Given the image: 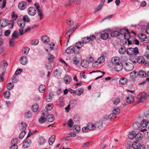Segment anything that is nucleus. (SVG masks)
<instances>
[{
	"label": "nucleus",
	"mask_w": 149,
	"mask_h": 149,
	"mask_svg": "<svg viewBox=\"0 0 149 149\" xmlns=\"http://www.w3.org/2000/svg\"><path fill=\"white\" fill-rule=\"evenodd\" d=\"M64 79L65 82L66 84H70L72 80L71 77L69 75H65Z\"/></svg>",
	"instance_id": "2eb2a0df"
},
{
	"label": "nucleus",
	"mask_w": 149,
	"mask_h": 149,
	"mask_svg": "<svg viewBox=\"0 0 149 149\" xmlns=\"http://www.w3.org/2000/svg\"><path fill=\"white\" fill-rule=\"evenodd\" d=\"M140 126L143 127H146L147 128L149 129V120L148 121H147L146 120H143L141 122Z\"/></svg>",
	"instance_id": "4468645a"
},
{
	"label": "nucleus",
	"mask_w": 149,
	"mask_h": 149,
	"mask_svg": "<svg viewBox=\"0 0 149 149\" xmlns=\"http://www.w3.org/2000/svg\"><path fill=\"white\" fill-rule=\"evenodd\" d=\"M46 119L49 122H52L54 120V116L52 114H48L46 116Z\"/></svg>",
	"instance_id": "aec40b11"
},
{
	"label": "nucleus",
	"mask_w": 149,
	"mask_h": 149,
	"mask_svg": "<svg viewBox=\"0 0 149 149\" xmlns=\"http://www.w3.org/2000/svg\"><path fill=\"white\" fill-rule=\"evenodd\" d=\"M139 75L140 77L143 78L145 77L146 76V72L142 70H141L139 71Z\"/></svg>",
	"instance_id": "7c9ffc66"
},
{
	"label": "nucleus",
	"mask_w": 149,
	"mask_h": 149,
	"mask_svg": "<svg viewBox=\"0 0 149 149\" xmlns=\"http://www.w3.org/2000/svg\"><path fill=\"white\" fill-rule=\"evenodd\" d=\"M138 36L140 38L143 39L147 38V36L143 33H141L139 34Z\"/></svg>",
	"instance_id": "338daca9"
},
{
	"label": "nucleus",
	"mask_w": 149,
	"mask_h": 149,
	"mask_svg": "<svg viewBox=\"0 0 149 149\" xmlns=\"http://www.w3.org/2000/svg\"><path fill=\"white\" fill-rule=\"evenodd\" d=\"M132 148L135 149H137L139 147H140V145L139 142H134L132 144Z\"/></svg>",
	"instance_id": "72a5a7b5"
},
{
	"label": "nucleus",
	"mask_w": 149,
	"mask_h": 149,
	"mask_svg": "<svg viewBox=\"0 0 149 149\" xmlns=\"http://www.w3.org/2000/svg\"><path fill=\"white\" fill-rule=\"evenodd\" d=\"M77 104V100H74L71 101L69 105H70V106H72V107H75Z\"/></svg>",
	"instance_id": "09e8293b"
},
{
	"label": "nucleus",
	"mask_w": 149,
	"mask_h": 149,
	"mask_svg": "<svg viewBox=\"0 0 149 149\" xmlns=\"http://www.w3.org/2000/svg\"><path fill=\"white\" fill-rule=\"evenodd\" d=\"M14 85L13 83H10L7 84V88L8 90H11L14 87Z\"/></svg>",
	"instance_id": "6e6d98bb"
},
{
	"label": "nucleus",
	"mask_w": 149,
	"mask_h": 149,
	"mask_svg": "<svg viewBox=\"0 0 149 149\" xmlns=\"http://www.w3.org/2000/svg\"><path fill=\"white\" fill-rule=\"evenodd\" d=\"M88 63L86 60H82L81 62V65L83 67L87 68L88 66Z\"/></svg>",
	"instance_id": "c756f323"
},
{
	"label": "nucleus",
	"mask_w": 149,
	"mask_h": 149,
	"mask_svg": "<svg viewBox=\"0 0 149 149\" xmlns=\"http://www.w3.org/2000/svg\"><path fill=\"white\" fill-rule=\"evenodd\" d=\"M32 110L33 112H37L38 110V105L36 104H34L32 106Z\"/></svg>",
	"instance_id": "f704fd0d"
},
{
	"label": "nucleus",
	"mask_w": 149,
	"mask_h": 149,
	"mask_svg": "<svg viewBox=\"0 0 149 149\" xmlns=\"http://www.w3.org/2000/svg\"><path fill=\"white\" fill-rule=\"evenodd\" d=\"M73 120L75 121H79L80 120V117L79 115L77 114L74 116Z\"/></svg>",
	"instance_id": "680f3d73"
},
{
	"label": "nucleus",
	"mask_w": 149,
	"mask_h": 149,
	"mask_svg": "<svg viewBox=\"0 0 149 149\" xmlns=\"http://www.w3.org/2000/svg\"><path fill=\"white\" fill-rule=\"evenodd\" d=\"M2 0H0V4L2 3V4L1 6V8H3L5 6L6 3V0H3L2 2Z\"/></svg>",
	"instance_id": "69168bd1"
},
{
	"label": "nucleus",
	"mask_w": 149,
	"mask_h": 149,
	"mask_svg": "<svg viewBox=\"0 0 149 149\" xmlns=\"http://www.w3.org/2000/svg\"><path fill=\"white\" fill-rule=\"evenodd\" d=\"M112 63L115 65L118 64L120 62V58L118 57H113L111 59Z\"/></svg>",
	"instance_id": "f3484780"
},
{
	"label": "nucleus",
	"mask_w": 149,
	"mask_h": 149,
	"mask_svg": "<svg viewBox=\"0 0 149 149\" xmlns=\"http://www.w3.org/2000/svg\"><path fill=\"white\" fill-rule=\"evenodd\" d=\"M133 143L132 142H127L126 145V147L127 149L131 148H132Z\"/></svg>",
	"instance_id": "e2e57ef3"
},
{
	"label": "nucleus",
	"mask_w": 149,
	"mask_h": 149,
	"mask_svg": "<svg viewBox=\"0 0 149 149\" xmlns=\"http://www.w3.org/2000/svg\"><path fill=\"white\" fill-rule=\"evenodd\" d=\"M39 43V41L38 40H33L31 41V44L33 45H37Z\"/></svg>",
	"instance_id": "052dcab7"
},
{
	"label": "nucleus",
	"mask_w": 149,
	"mask_h": 149,
	"mask_svg": "<svg viewBox=\"0 0 149 149\" xmlns=\"http://www.w3.org/2000/svg\"><path fill=\"white\" fill-rule=\"evenodd\" d=\"M146 96V93L145 92H143L139 94L137 96V97L139 102H141L145 99Z\"/></svg>",
	"instance_id": "423d86ee"
},
{
	"label": "nucleus",
	"mask_w": 149,
	"mask_h": 149,
	"mask_svg": "<svg viewBox=\"0 0 149 149\" xmlns=\"http://www.w3.org/2000/svg\"><path fill=\"white\" fill-rule=\"evenodd\" d=\"M88 129L90 131H93L95 130V124L92 123H90L87 125Z\"/></svg>",
	"instance_id": "a211bd4d"
},
{
	"label": "nucleus",
	"mask_w": 149,
	"mask_h": 149,
	"mask_svg": "<svg viewBox=\"0 0 149 149\" xmlns=\"http://www.w3.org/2000/svg\"><path fill=\"white\" fill-rule=\"evenodd\" d=\"M46 120V119L45 117L42 116L39 118L38 121L40 123L42 124L45 122Z\"/></svg>",
	"instance_id": "37998d69"
},
{
	"label": "nucleus",
	"mask_w": 149,
	"mask_h": 149,
	"mask_svg": "<svg viewBox=\"0 0 149 149\" xmlns=\"http://www.w3.org/2000/svg\"><path fill=\"white\" fill-rule=\"evenodd\" d=\"M137 61L139 63L142 64L144 63L145 59L142 56H139L137 58Z\"/></svg>",
	"instance_id": "b1692460"
},
{
	"label": "nucleus",
	"mask_w": 149,
	"mask_h": 149,
	"mask_svg": "<svg viewBox=\"0 0 149 149\" xmlns=\"http://www.w3.org/2000/svg\"><path fill=\"white\" fill-rule=\"evenodd\" d=\"M46 142L45 139L42 137H41L39 138V143L40 145L44 144Z\"/></svg>",
	"instance_id": "79ce46f5"
},
{
	"label": "nucleus",
	"mask_w": 149,
	"mask_h": 149,
	"mask_svg": "<svg viewBox=\"0 0 149 149\" xmlns=\"http://www.w3.org/2000/svg\"><path fill=\"white\" fill-rule=\"evenodd\" d=\"M19 129L22 131H25L26 127V125L25 122H22L21 123L19 127Z\"/></svg>",
	"instance_id": "4be33fe9"
},
{
	"label": "nucleus",
	"mask_w": 149,
	"mask_h": 149,
	"mask_svg": "<svg viewBox=\"0 0 149 149\" xmlns=\"http://www.w3.org/2000/svg\"><path fill=\"white\" fill-rule=\"evenodd\" d=\"M26 3L25 1H22L19 3L18 5L19 8L21 10H24L26 7Z\"/></svg>",
	"instance_id": "f8f14e48"
},
{
	"label": "nucleus",
	"mask_w": 149,
	"mask_h": 149,
	"mask_svg": "<svg viewBox=\"0 0 149 149\" xmlns=\"http://www.w3.org/2000/svg\"><path fill=\"white\" fill-rule=\"evenodd\" d=\"M124 69L127 71H130L132 70L134 68L133 64L130 63H126L124 65Z\"/></svg>",
	"instance_id": "7ed1b4c3"
},
{
	"label": "nucleus",
	"mask_w": 149,
	"mask_h": 149,
	"mask_svg": "<svg viewBox=\"0 0 149 149\" xmlns=\"http://www.w3.org/2000/svg\"><path fill=\"white\" fill-rule=\"evenodd\" d=\"M8 64L5 60H3L0 63V72H2L3 74H4L6 70V67Z\"/></svg>",
	"instance_id": "f03ea898"
},
{
	"label": "nucleus",
	"mask_w": 149,
	"mask_h": 149,
	"mask_svg": "<svg viewBox=\"0 0 149 149\" xmlns=\"http://www.w3.org/2000/svg\"><path fill=\"white\" fill-rule=\"evenodd\" d=\"M57 45L53 42H51L50 44V48L51 50H55L57 49Z\"/></svg>",
	"instance_id": "bb28decb"
},
{
	"label": "nucleus",
	"mask_w": 149,
	"mask_h": 149,
	"mask_svg": "<svg viewBox=\"0 0 149 149\" xmlns=\"http://www.w3.org/2000/svg\"><path fill=\"white\" fill-rule=\"evenodd\" d=\"M53 94L50 93L48 94L46 97V101L47 102H50L52 99Z\"/></svg>",
	"instance_id": "e433bc0d"
},
{
	"label": "nucleus",
	"mask_w": 149,
	"mask_h": 149,
	"mask_svg": "<svg viewBox=\"0 0 149 149\" xmlns=\"http://www.w3.org/2000/svg\"><path fill=\"white\" fill-rule=\"evenodd\" d=\"M133 48L132 47L128 48L127 49V54L130 55H132L133 54Z\"/></svg>",
	"instance_id": "ea45409f"
},
{
	"label": "nucleus",
	"mask_w": 149,
	"mask_h": 149,
	"mask_svg": "<svg viewBox=\"0 0 149 149\" xmlns=\"http://www.w3.org/2000/svg\"><path fill=\"white\" fill-rule=\"evenodd\" d=\"M42 41L45 43H47L49 41V39L48 36H44L42 37Z\"/></svg>",
	"instance_id": "c85d7f7f"
},
{
	"label": "nucleus",
	"mask_w": 149,
	"mask_h": 149,
	"mask_svg": "<svg viewBox=\"0 0 149 149\" xmlns=\"http://www.w3.org/2000/svg\"><path fill=\"white\" fill-rule=\"evenodd\" d=\"M133 54L135 55H136L139 54V51L137 47H135L133 48Z\"/></svg>",
	"instance_id": "5fc2aeb1"
},
{
	"label": "nucleus",
	"mask_w": 149,
	"mask_h": 149,
	"mask_svg": "<svg viewBox=\"0 0 149 149\" xmlns=\"http://www.w3.org/2000/svg\"><path fill=\"white\" fill-rule=\"evenodd\" d=\"M127 32L126 33H125L124 35V37L125 39L127 40H129V39L130 38V36L129 34V32L128 30L127 29Z\"/></svg>",
	"instance_id": "4d7b16f0"
},
{
	"label": "nucleus",
	"mask_w": 149,
	"mask_h": 149,
	"mask_svg": "<svg viewBox=\"0 0 149 149\" xmlns=\"http://www.w3.org/2000/svg\"><path fill=\"white\" fill-rule=\"evenodd\" d=\"M84 45L83 44L81 41L77 42L75 44V47L76 48V52L77 54H79L81 52L80 48Z\"/></svg>",
	"instance_id": "20e7f679"
},
{
	"label": "nucleus",
	"mask_w": 149,
	"mask_h": 149,
	"mask_svg": "<svg viewBox=\"0 0 149 149\" xmlns=\"http://www.w3.org/2000/svg\"><path fill=\"white\" fill-rule=\"evenodd\" d=\"M37 13L38 16L39 17L40 19V20H42V17L43 15L42 11V10H40L37 11Z\"/></svg>",
	"instance_id": "864d4df0"
},
{
	"label": "nucleus",
	"mask_w": 149,
	"mask_h": 149,
	"mask_svg": "<svg viewBox=\"0 0 149 149\" xmlns=\"http://www.w3.org/2000/svg\"><path fill=\"white\" fill-rule=\"evenodd\" d=\"M115 115L114 113L113 112V113H111L109 116V118L111 120H112L113 119L115 118L116 117V116H115Z\"/></svg>",
	"instance_id": "774afa93"
},
{
	"label": "nucleus",
	"mask_w": 149,
	"mask_h": 149,
	"mask_svg": "<svg viewBox=\"0 0 149 149\" xmlns=\"http://www.w3.org/2000/svg\"><path fill=\"white\" fill-rule=\"evenodd\" d=\"M32 116L31 112L30 111H28L25 113V116L26 118H31Z\"/></svg>",
	"instance_id": "c03bdc74"
},
{
	"label": "nucleus",
	"mask_w": 149,
	"mask_h": 149,
	"mask_svg": "<svg viewBox=\"0 0 149 149\" xmlns=\"http://www.w3.org/2000/svg\"><path fill=\"white\" fill-rule=\"evenodd\" d=\"M97 34L98 35H99L101 37V38L104 40L107 39L109 37L108 33H97Z\"/></svg>",
	"instance_id": "dca6fc26"
},
{
	"label": "nucleus",
	"mask_w": 149,
	"mask_h": 149,
	"mask_svg": "<svg viewBox=\"0 0 149 149\" xmlns=\"http://www.w3.org/2000/svg\"><path fill=\"white\" fill-rule=\"evenodd\" d=\"M45 86L44 85H41L39 86V90L40 92L43 93L45 91Z\"/></svg>",
	"instance_id": "473e14b6"
},
{
	"label": "nucleus",
	"mask_w": 149,
	"mask_h": 149,
	"mask_svg": "<svg viewBox=\"0 0 149 149\" xmlns=\"http://www.w3.org/2000/svg\"><path fill=\"white\" fill-rule=\"evenodd\" d=\"M76 49L75 47L72 46L68 47L65 50L66 52L68 54H71L74 53L77 54L76 52Z\"/></svg>",
	"instance_id": "39448f33"
},
{
	"label": "nucleus",
	"mask_w": 149,
	"mask_h": 149,
	"mask_svg": "<svg viewBox=\"0 0 149 149\" xmlns=\"http://www.w3.org/2000/svg\"><path fill=\"white\" fill-rule=\"evenodd\" d=\"M127 82V79L123 77L121 78L119 80V84L122 85H125Z\"/></svg>",
	"instance_id": "393cba45"
},
{
	"label": "nucleus",
	"mask_w": 149,
	"mask_h": 149,
	"mask_svg": "<svg viewBox=\"0 0 149 149\" xmlns=\"http://www.w3.org/2000/svg\"><path fill=\"white\" fill-rule=\"evenodd\" d=\"M120 110L119 108H114L113 110V112L115 115L119 114L120 113Z\"/></svg>",
	"instance_id": "603ef678"
},
{
	"label": "nucleus",
	"mask_w": 149,
	"mask_h": 149,
	"mask_svg": "<svg viewBox=\"0 0 149 149\" xmlns=\"http://www.w3.org/2000/svg\"><path fill=\"white\" fill-rule=\"evenodd\" d=\"M90 39L88 38V37H84L82 40L81 42L83 44H86L89 42L90 41Z\"/></svg>",
	"instance_id": "a18cd8bd"
},
{
	"label": "nucleus",
	"mask_w": 149,
	"mask_h": 149,
	"mask_svg": "<svg viewBox=\"0 0 149 149\" xmlns=\"http://www.w3.org/2000/svg\"><path fill=\"white\" fill-rule=\"evenodd\" d=\"M17 17V15L16 14H14V12L12 13V18L13 19L12 20L10 21V24H11V28H13L14 25V21L15 20Z\"/></svg>",
	"instance_id": "9d476101"
},
{
	"label": "nucleus",
	"mask_w": 149,
	"mask_h": 149,
	"mask_svg": "<svg viewBox=\"0 0 149 149\" xmlns=\"http://www.w3.org/2000/svg\"><path fill=\"white\" fill-rule=\"evenodd\" d=\"M17 24L20 28L19 29V34L20 35H22L24 33L23 29L25 26V23L22 20H18Z\"/></svg>",
	"instance_id": "f257e3e1"
},
{
	"label": "nucleus",
	"mask_w": 149,
	"mask_h": 149,
	"mask_svg": "<svg viewBox=\"0 0 149 149\" xmlns=\"http://www.w3.org/2000/svg\"><path fill=\"white\" fill-rule=\"evenodd\" d=\"M73 131L75 133H79L80 130V127L79 125H74V127L72 128Z\"/></svg>",
	"instance_id": "5701e85b"
},
{
	"label": "nucleus",
	"mask_w": 149,
	"mask_h": 149,
	"mask_svg": "<svg viewBox=\"0 0 149 149\" xmlns=\"http://www.w3.org/2000/svg\"><path fill=\"white\" fill-rule=\"evenodd\" d=\"M18 139L17 138L13 139L11 141V143L12 145H15L18 143Z\"/></svg>",
	"instance_id": "bf43d9fd"
},
{
	"label": "nucleus",
	"mask_w": 149,
	"mask_h": 149,
	"mask_svg": "<svg viewBox=\"0 0 149 149\" xmlns=\"http://www.w3.org/2000/svg\"><path fill=\"white\" fill-rule=\"evenodd\" d=\"M8 24H10V22L8 20L3 19L0 21V26L2 27L6 26L8 25Z\"/></svg>",
	"instance_id": "9b49d317"
},
{
	"label": "nucleus",
	"mask_w": 149,
	"mask_h": 149,
	"mask_svg": "<svg viewBox=\"0 0 149 149\" xmlns=\"http://www.w3.org/2000/svg\"><path fill=\"white\" fill-rule=\"evenodd\" d=\"M119 34V32L117 31H115L111 33V35L112 37H116Z\"/></svg>",
	"instance_id": "de8ad7c7"
},
{
	"label": "nucleus",
	"mask_w": 149,
	"mask_h": 149,
	"mask_svg": "<svg viewBox=\"0 0 149 149\" xmlns=\"http://www.w3.org/2000/svg\"><path fill=\"white\" fill-rule=\"evenodd\" d=\"M56 136L55 135H52L50 137L49 140V143L50 145L53 144L55 140Z\"/></svg>",
	"instance_id": "cd10ccee"
},
{
	"label": "nucleus",
	"mask_w": 149,
	"mask_h": 149,
	"mask_svg": "<svg viewBox=\"0 0 149 149\" xmlns=\"http://www.w3.org/2000/svg\"><path fill=\"white\" fill-rule=\"evenodd\" d=\"M143 137V135L141 133H139L137 134L136 133L135 134V138L136 139L137 141L141 140Z\"/></svg>",
	"instance_id": "a878e982"
},
{
	"label": "nucleus",
	"mask_w": 149,
	"mask_h": 149,
	"mask_svg": "<svg viewBox=\"0 0 149 149\" xmlns=\"http://www.w3.org/2000/svg\"><path fill=\"white\" fill-rule=\"evenodd\" d=\"M123 65L122 63L120 62L116 65L115 66V70L117 71H120L122 70L123 67Z\"/></svg>",
	"instance_id": "ddd939ff"
},
{
	"label": "nucleus",
	"mask_w": 149,
	"mask_h": 149,
	"mask_svg": "<svg viewBox=\"0 0 149 149\" xmlns=\"http://www.w3.org/2000/svg\"><path fill=\"white\" fill-rule=\"evenodd\" d=\"M95 125L97 128H102L103 127V122L101 121H99L95 123Z\"/></svg>",
	"instance_id": "a19ab883"
},
{
	"label": "nucleus",
	"mask_w": 149,
	"mask_h": 149,
	"mask_svg": "<svg viewBox=\"0 0 149 149\" xmlns=\"http://www.w3.org/2000/svg\"><path fill=\"white\" fill-rule=\"evenodd\" d=\"M31 142V141L30 139H26L23 143L22 147L24 148H26L30 145Z\"/></svg>",
	"instance_id": "1a4fd4ad"
},
{
	"label": "nucleus",
	"mask_w": 149,
	"mask_h": 149,
	"mask_svg": "<svg viewBox=\"0 0 149 149\" xmlns=\"http://www.w3.org/2000/svg\"><path fill=\"white\" fill-rule=\"evenodd\" d=\"M28 13L30 15L34 16L36 13V9L33 7H30L28 9Z\"/></svg>",
	"instance_id": "6e6552de"
},
{
	"label": "nucleus",
	"mask_w": 149,
	"mask_h": 149,
	"mask_svg": "<svg viewBox=\"0 0 149 149\" xmlns=\"http://www.w3.org/2000/svg\"><path fill=\"white\" fill-rule=\"evenodd\" d=\"M136 72L134 71L130 74V77L132 79H135L136 77Z\"/></svg>",
	"instance_id": "8fccbe9b"
},
{
	"label": "nucleus",
	"mask_w": 149,
	"mask_h": 149,
	"mask_svg": "<svg viewBox=\"0 0 149 149\" xmlns=\"http://www.w3.org/2000/svg\"><path fill=\"white\" fill-rule=\"evenodd\" d=\"M118 52L121 54H124L126 52H127L126 49L125 47H121L119 49Z\"/></svg>",
	"instance_id": "412c9836"
},
{
	"label": "nucleus",
	"mask_w": 149,
	"mask_h": 149,
	"mask_svg": "<svg viewBox=\"0 0 149 149\" xmlns=\"http://www.w3.org/2000/svg\"><path fill=\"white\" fill-rule=\"evenodd\" d=\"M47 58L49 62L53 61L54 58V56L50 54H48Z\"/></svg>",
	"instance_id": "2f4dec72"
},
{
	"label": "nucleus",
	"mask_w": 149,
	"mask_h": 149,
	"mask_svg": "<svg viewBox=\"0 0 149 149\" xmlns=\"http://www.w3.org/2000/svg\"><path fill=\"white\" fill-rule=\"evenodd\" d=\"M10 96V92L8 91H5L4 93V97L7 99H8Z\"/></svg>",
	"instance_id": "49530a36"
},
{
	"label": "nucleus",
	"mask_w": 149,
	"mask_h": 149,
	"mask_svg": "<svg viewBox=\"0 0 149 149\" xmlns=\"http://www.w3.org/2000/svg\"><path fill=\"white\" fill-rule=\"evenodd\" d=\"M28 59L26 56H24L21 58L20 63L23 65H24L26 64Z\"/></svg>",
	"instance_id": "6ab92c4d"
},
{
	"label": "nucleus",
	"mask_w": 149,
	"mask_h": 149,
	"mask_svg": "<svg viewBox=\"0 0 149 149\" xmlns=\"http://www.w3.org/2000/svg\"><path fill=\"white\" fill-rule=\"evenodd\" d=\"M140 124L137 122H136L133 124V127L135 130H137L140 127Z\"/></svg>",
	"instance_id": "c9c22d12"
},
{
	"label": "nucleus",
	"mask_w": 149,
	"mask_h": 149,
	"mask_svg": "<svg viewBox=\"0 0 149 149\" xmlns=\"http://www.w3.org/2000/svg\"><path fill=\"white\" fill-rule=\"evenodd\" d=\"M53 108V105L52 104H49L47 105L46 107L47 110L50 111Z\"/></svg>",
	"instance_id": "0e129e2a"
},
{
	"label": "nucleus",
	"mask_w": 149,
	"mask_h": 149,
	"mask_svg": "<svg viewBox=\"0 0 149 149\" xmlns=\"http://www.w3.org/2000/svg\"><path fill=\"white\" fill-rule=\"evenodd\" d=\"M126 102L128 104L133 103L134 100V96L131 95H129L125 99Z\"/></svg>",
	"instance_id": "0eeeda50"
},
{
	"label": "nucleus",
	"mask_w": 149,
	"mask_h": 149,
	"mask_svg": "<svg viewBox=\"0 0 149 149\" xmlns=\"http://www.w3.org/2000/svg\"><path fill=\"white\" fill-rule=\"evenodd\" d=\"M29 49V48L28 47H25L22 50V51L24 54L26 55L28 53Z\"/></svg>",
	"instance_id": "13d9d810"
},
{
	"label": "nucleus",
	"mask_w": 149,
	"mask_h": 149,
	"mask_svg": "<svg viewBox=\"0 0 149 149\" xmlns=\"http://www.w3.org/2000/svg\"><path fill=\"white\" fill-rule=\"evenodd\" d=\"M136 133L134 131H132L129 132L128 135L129 138L132 139L135 137Z\"/></svg>",
	"instance_id": "4c0bfd02"
},
{
	"label": "nucleus",
	"mask_w": 149,
	"mask_h": 149,
	"mask_svg": "<svg viewBox=\"0 0 149 149\" xmlns=\"http://www.w3.org/2000/svg\"><path fill=\"white\" fill-rule=\"evenodd\" d=\"M141 132L144 133V135L146 137H148L149 136V133H148V130L146 129H144L141 130Z\"/></svg>",
	"instance_id": "3c124183"
},
{
	"label": "nucleus",
	"mask_w": 149,
	"mask_h": 149,
	"mask_svg": "<svg viewBox=\"0 0 149 149\" xmlns=\"http://www.w3.org/2000/svg\"><path fill=\"white\" fill-rule=\"evenodd\" d=\"M104 58L103 55H102L98 58L97 62L98 63L100 64L103 63L104 61Z\"/></svg>",
	"instance_id": "58836bf2"
}]
</instances>
